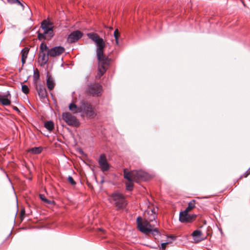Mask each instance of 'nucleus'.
Returning <instances> with one entry per match:
<instances>
[{
    "instance_id": "nucleus-16",
    "label": "nucleus",
    "mask_w": 250,
    "mask_h": 250,
    "mask_svg": "<svg viewBox=\"0 0 250 250\" xmlns=\"http://www.w3.org/2000/svg\"><path fill=\"white\" fill-rule=\"evenodd\" d=\"M147 214L148 215V216H146V214L145 213V220H148L150 222H153V221H155V219L157 217V215L156 214L155 209H150L149 210H148L147 211Z\"/></svg>"
},
{
    "instance_id": "nucleus-8",
    "label": "nucleus",
    "mask_w": 250,
    "mask_h": 250,
    "mask_svg": "<svg viewBox=\"0 0 250 250\" xmlns=\"http://www.w3.org/2000/svg\"><path fill=\"white\" fill-rule=\"evenodd\" d=\"M62 118L68 125L75 127H78L80 125L78 120L69 112L63 113Z\"/></svg>"
},
{
    "instance_id": "nucleus-18",
    "label": "nucleus",
    "mask_w": 250,
    "mask_h": 250,
    "mask_svg": "<svg viewBox=\"0 0 250 250\" xmlns=\"http://www.w3.org/2000/svg\"><path fill=\"white\" fill-rule=\"evenodd\" d=\"M47 77L46 84L47 87L50 90H52L55 86V83L54 82L53 79L51 76H49L48 75Z\"/></svg>"
},
{
    "instance_id": "nucleus-3",
    "label": "nucleus",
    "mask_w": 250,
    "mask_h": 250,
    "mask_svg": "<svg viewBox=\"0 0 250 250\" xmlns=\"http://www.w3.org/2000/svg\"><path fill=\"white\" fill-rule=\"evenodd\" d=\"M41 28L43 32L41 33L40 31L38 32V38L39 40H49L53 36V26L51 22L46 20L43 21L41 24Z\"/></svg>"
},
{
    "instance_id": "nucleus-22",
    "label": "nucleus",
    "mask_w": 250,
    "mask_h": 250,
    "mask_svg": "<svg viewBox=\"0 0 250 250\" xmlns=\"http://www.w3.org/2000/svg\"><path fill=\"white\" fill-rule=\"evenodd\" d=\"M128 181L125 183L126 184V189L128 191H131L133 189V182L135 181L133 180V179H131V180H127Z\"/></svg>"
},
{
    "instance_id": "nucleus-40",
    "label": "nucleus",
    "mask_w": 250,
    "mask_h": 250,
    "mask_svg": "<svg viewBox=\"0 0 250 250\" xmlns=\"http://www.w3.org/2000/svg\"><path fill=\"white\" fill-rule=\"evenodd\" d=\"M8 96H10V94L9 93L6 95V97H8Z\"/></svg>"
},
{
    "instance_id": "nucleus-9",
    "label": "nucleus",
    "mask_w": 250,
    "mask_h": 250,
    "mask_svg": "<svg viewBox=\"0 0 250 250\" xmlns=\"http://www.w3.org/2000/svg\"><path fill=\"white\" fill-rule=\"evenodd\" d=\"M196 216L195 214L190 215L188 212L184 210L180 213L179 220L182 223H191L195 219Z\"/></svg>"
},
{
    "instance_id": "nucleus-39",
    "label": "nucleus",
    "mask_w": 250,
    "mask_h": 250,
    "mask_svg": "<svg viewBox=\"0 0 250 250\" xmlns=\"http://www.w3.org/2000/svg\"><path fill=\"white\" fill-rule=\"evenodd\" d=\"M109 28L110 29V30H112L113 29V28L112 27H109Z\"/></svg>"
},
{
    "instance_id": "nucleus-23",
    "label": "nucleus",
    "mask_w": 250,
    "mask_h": 250,
    "mask_svg": "<svg viewBox=\"0 0 250 250\" xmlns=\"http://www.w3.org/2000/svg\"><path fill=\"white\" fill-rule=\"evenodd\" d=\"M0 103H1L3 105H8L10 104L11 101L8 98L0 96Z\"/></svg>"
},
{
    "instance_id": "nucleus-30",
    "label": "nucleus",
    "mask_w": 250,
    "mask_h": 250,
    "mask_svg": "<svg viewBox=\"0 0 250 250\" xmlns=\"http://www.w3.org/2000/svg\"><path fill=\"white\" fill-rule=\"evenodd\" d=\"M67 180L69 182V183H70L72 185H75L76 184V183L75 181V180L70 176H68V177L67 178Z\"/></svg>"
},
{
    "instance_id": "nucleus-21",
    "label": "nucleus",
    "mask_w": 250,
    "mask_h": 250,
    "mask_svg": "<svg viewBox=\"0 0 250 250\" xmlns=\"http://www.w3.org/2000/svg\"><path fill=\"white\" fill-rule=\"evenodd\" d=\"M44 127L49 131H52L54 128V123L51 121H47L44 123Z\"/></svg>"
},
{
    "instance_id": "nucleus-26",
    "label": "nucleus",
    "mask_w": 250,
    "mask_h": 250,
    "mask_svg": "<svg viewBox=\"0 0 250 250\" xmlns=\"http://www.w3.org/2000/svg\"><path fill=\"white\" fill-rule=\"evenodd\" d=\"M40 198L47 204L51 205L54 203V201L47 199L43 194H40Z\"/></svg>"
},
{
    "instance_id": "nucleus-4",
    "label": "nucleus",
    "mask_w": 250,
    "mask_h": 250,
    "mask_svg": "<svg viewBox=\"0 0 250 250\" xmlns=\"http://www.w3.org/2000/svg\"><path fill=\"white\" fill-rule=\"evenodd\" d=\"M124 176L126 180L133 179L135 182H138L141 180H146L147 178V173L142 170L129 171L127 168H125L124 170Z\"/></svg>"
},
{
    "instance_id": "nucleus-19",
    "label": "nucleus",
    "mask_w": 250,
    "mask_h": 250,
    "mask_svg": "<svg viewBox=\"0 0 250 250\" xmlns=\"http://www.w3.org/2000/svg\"><path fill=\"white\" fill-rule=\"evenodd\" d=\"M29 51V49L28 47L24 48L21 51V62L22 64H24L25 63Z\"/></svg>"
},
{
    "instance_id": "nucleus-13",
    "label": "nucleus",
    "mask_w": 250,
    "mask_h": 250,
    "mask_svg": "<svg viewBox=\"0 0 250 250\" xmlns=\"http://www.w3.org/2000/svg\"><path fill=\"white\" fill-rule=\"evenodd\" d=\"M36 89L37 90L38 95L41 99H44L47 97V93L46 88L44 86L36 84Z\"/></svg>"
},
{
    "instance_id": "nucleus-17",
    "label": "nucleus",
    "mask_w": 250,
    "mask_h": 250,
    "mask_svg": "<svg viewBox=\"0 0 250 250\" xmlns=\"http://www.w3.org/2000/svg\"><path fill=\"white\" fill-rule=\"evenodd\" d=\"M69 109L74 114L82 112V102L80 106H77L74 103L70 104L69 105Z\"/></svg>"
},
{
    "instance_id": "nucleus-12",
    "label": "nucleus",
    "mask_w": 250,
    "mask_h": 250,
    "mask_svg": "<svg viewBox=\"0 0 250 250\" xmlns=\"http://www.w3.org/2000/svg\"><path fill=\"white\" fill-rule=\"evenodd\" d=\"M83 35V33L80 31H75L72 32L67 38L68 42H74L80 39Z\"/></svg>"
},
{
    "instance_id": "nucleus-36",
    "label": "nucleus",
    "mask_w": 250,
    "mask_h": 250,
    "mask_svg": "<svg viewBox=\"0 0 250 250\" xmlns=\"http://www.w3.org/2000/svg\"><path fill=\"white\" fill-rule=\"evenodd\" d=\"M98 230L100 232H101L102 233H104V231H105V230L103 229H102V228L98 229Z\"/></svg>"
},
{
    "instance_id": "nucleus-31",
    "label": "nucleus",
    "mask_w": 250,
    "mask_h": 250,
    "mask_svg": "<svg viewBox=\"0 0 250 250\" xmlns=\"http://www.w3.org/2000/svg\"><path fill=\"white\" fill-rule=\"evenodd\" d=\"M25 212L24 209H22L20 212V218L21 221H22V220L23 219L25 216Z\"/></svg>"
},
{
    "instance_id": "nucleus-5",
    "label": "nucleus",
    "mask_w": 250,
    "mask_h": 250,
    "mask_svg": "<svg viewBox=\"0 0 250 250\" xmlns=\"http://www.w3.org/2000/svg\"><path fill=\"white\" fill-rule=\"evenodd\" d=\"M110 202L114 205L118 209H123L126 205L125 197L123 195L118 192H115L111 194Z\"/></svg>"
},
{
    "instance_id": "nucleus-35",
    "label": "nucleus",
    "mask_w": 250,
    "mask_h": 250,
    "mask_svg": "<svg viewBox=\"0 0 250 250\" xmlns=\"http://www.w3.org/2000/svg\"><path fill=\"white\" fill-rule=\"evenodd\" d=\"M39 77H40V75H39V72L38 71V73L37 74H35L34 78H35V79H39Z\"/></svg>"
},
{
    "instance_id": "nucleus-29",
    "label": "nucleus",
    "mask_w": 250,
    "mask_h": 250,
    "mask_svg": "<svg viewBox=\"0 0 250 250\" xmlns=\"http://www.w3.org/2000/svg\"><path fill=\"white\" fill-rule=\"evenodd\" d=\"M22 91L25 94H28L29 91V89L28 86L26 85H22L21 87Z\"/></svg>"
},
{
    "instance_id": "nucleus-37",
    "label": "nucleus",
    "mask_w": 250,
    "mask_h": 250,
    "mask_svg": "<svg viewBox=\"0 0 250 250\" xmlns=\"http://www.w3.org/2000/svg\"><path fill=\"white\" fill-rule=\"evenodd\" d=\"M13 109H14L15 110L17 111V112H20V110L19 109V108H18L17 107H16V106H13Z\"/></svg>"
},
{
    "instance_id": "nucleus-11",
    "label": "nucleus",
    "mask_w": 250,
    "mask_h": 250,
    "mask_svg": "<svg viewBox=\"0 0 250 250\" xmlns=\"http://www.w3.org/2000/svg\"><path fill=\"white\" fill-rule=\"evenodd\" d=\"M48 54L50 57H55L62 54L65 51L64 47L62 46H56L48 50Z\"/></svg>"
},
{
    "instance_id": "nucleus-27",
    "label": "nucleus",
    "mask_w": 250,
    "mask_h": 250,
    "mask_svg": "<svg viewBox=\"0 0 250 250\" xmlns=\"http://www.w3.org/2000/svg\"><path fill=\"white\" fill-rule=\"evenodd\" d=\"M114 37L115 39L116 43L117 45L119 44V37H120V32L118 29H116L114 32Z\"/></svg>"
},
{
    "instance_id": "nucleus-34",
    "label": "nucleus",
    "mask_w": 250,
    "mask_h": 250,
    "mask_svg": "<svg viewBox=\"0 0 250 250\" xmlns=\"http://www.w3.org/2000/svg\"><path fill=\"white\" fill-rule=\"evenodd\" d=\"M168 239H170V240H167V242H172L173 241H174L175 239V237L173 236H170L168 237Z\"/></svg>"
},
{
    "instance_id": "nucleus-32",
    "label": "nucleus",
    "mask_w": 250,
    "mask_h": 250,
    "mask_svg": "<svg viewBox=\"0 0 250 250\" xmlns=\"http://www.w3.org/2000/svg\"><path fill=\"white\" fill-rule=\"evenodd\" d=\"M170 243H171V242H167L166 243H163L161 244V248L163 250H165L166 248V247L167 246L170 244Z\"/></svg>"
},
{
    "instance_id": "nucleus-10",
    "label": "nucleus",
    "mask_w": 250,
    "mask_h": 250,
    "mask_svg": "<svg viewBox=\"0 0 250 250\" xmlns=\"http://www.w3.org/2000/svg\"><path fill=\"white\" fill-rule=\"evenodd\" d=\"M98 162L103 171H107L109 169V164L108 163L104 154H103L100 155Z\"/></svg>"
},
{
    "instance_id": "nucleus-28",
    "label": "nucleus",
    "mask_w": 250,
    "mask_h": 250,
    "mask_svg": "<svg viewBox=\"0 0 250 250\" xmlns=\"http://www.w3.org/2000/svg\"><path fill=\"white\" fill-rule=\"evenodd\" d=\"M7 1L10 4H17L22 7V9H24V5L19 0H7Z\"/></svg>"
},
{
    "instance_id": "nucleus-20",
    "label": "nucleus",
    "mask_w": 250,
    "mask_h": 250,
    "mask_svg": "<svg viewBox=\"0 0 250 250\" xmlns=\"http://www.w3.org/2000/svg\"><path fill=\"white\" fill-rule=\"evenodd\" d=\"M195 204L196 201L195 200H191L188 203V206L185 210L188 212L191 211L193 208H195Z\"/></svg>"
},
{
    "instance_id": "nucleus-15",
    "label": "nucleus",
    "mask_w": 250,
    "mask_h": 250,
    "mask_svg": "<svg viewBox=\"0 0 250 250\" xmlns=\"http://www.w3.org/2000/svg\"><path fill=\"white\" fill-rule=\"evenodd\" d=\"M49 56L50 55L48 54V52L46 54V52H40L39 54V61L41 62V65H43L46 64L49 60Z\"/></svg>"
},
{
    "instance_id": "nucleus-6",
    "label": "nucleus",
    "mask_w": 250,
    "mask_h": 250,
    "mask_svg": "<svg viewBox=\"0 0 250 250\" xmlns=\"http://www.w3.org/2000/svg\"><path fill=\"white\" fill-rule=\"evenodd\" d=\"M102 86L98 83H90L87 85L86 92L93 96H100L102 92Z\"/></svg>"
},
{
    "instance_id": "nucleus-1",
    "label": "nucleus",
    "mask_w": 250,
    "mask_h": 250,
    "mask_svg": "<svg viewBox=\"0 0 250 250\" xmlns=\"http://www.w3.org/2000/svg\"><path fill=\"white\" fill-rule=\"evenodd\" d=\"M87 36L97 45V56L98 60V72L96 77L100 79L107 69L110 59L104 54V50L105 47L104 40L96 33H88Z\"/></svg>"
},
{
    "instance_id": "nucleus-14",
    "label": "nucleus",
    "mask_w": 250,
    "mask_h": 250,
    "mask_svg": "<svg viewBox=\"0 0 250 250\" xmlns=\"http://www.w3.org/2000/svg\"><path fill=\"white\" fill-rule=\"evenodd\" d=\"M191 235L194 237V240L196 243H198L204 239L203 232L201 230H194Z\"/></svg>"
},
{
    "instance_id": "nucleus-25",
    "label": "nucleus",
    "mask_w": 250,
    "mask_h": 250,
    "mask_svg": "<svg viewBox=\"0 0 250 250\" xmlns=\"http://www.w3.org/2000/svg\"><path fill=\"white\" fill-rule=\"evenodd\" d=\"M50 50L44 42H42L40 44V52H47V53H48V50Z\"/></svg>"
},
{
    "instance_id": "nucleus-24",
    "label": "nucleus",
    "mask_w": 250,
    "mask_h": 250,
    "mask_svg": "<svg viewBox=\"0 0 250 250\" xmlns=\"http://www.w3.org/2000/svg\"><path fill=\"white\" fill-rule=\"evenodd\" d=\"M42 150V147H34L32 148H31L29 150L30 152H31L33 154H39L40 153Z\"/></svg>"
},
{
    "instance_id": "nucleus-7",
    "label": "nucleus",
    "mask_w": 250,
    "mask_h": 250,
    "mask_svg": "<svg viewBox=\"0 0 250 250\" xmlns=\"http://www.w3.org/2000/svg\"><path fill=\"white\" fill-rule=\"evenodd\" d=\"M82 112L87 117L91 118L96 115L93 106L88 102L83 100L82 101Z\"/></svg>"
},
{
    "instance_id": "nucleus-2",
    "label": "nucleus",
    "mask_w": 250,
    "mask_h": 250,
    "mask_svg": "<svg viewBox=\"0 0 250 250\" xmlns=\"http://www.w3.org/2000/svg\"><path fill=\"white\" fill-rule=\"evenodd\" d=\"M137 227L139 230L146 234L151 233L153 235L158 233V230L154 228L155 224H151V222L148 220H144L143 221L142 217H138L136 220Z\"/></svg>"
},
{
    "instance_id": "nucleus-33",
    "label": "nucleus",
    "mask_w": 250,
    "mask_h": 250,
    "mask_svg": "<svg viewBox=\"0 0 250 250\" xmlns=\"http://www.w3.org/2000/svg\"><path fill=\"white\" fill-rule=\"evenodd\" d=\"M250 174V169H248L244 174L243 176H241L240 177V179H241L243 177H245V178H246Z\"/></svg>"
},
{
    "instance_id": "nucleus-38",
    "label": "nucleus",
    "mask_w": 250,
    "mask_h": 250,
    "mask_svg": "<svg viewBox=\"0 0 250 250\" xmlns=\"http://www.w3.org/2000/svg\"><path fill=\"white\" fill-rule=\"evenodd\" d=\"M87 184L89 188H93L92 185L90 183H89V182H87Z\"/></svg>"
}]
</instances>
